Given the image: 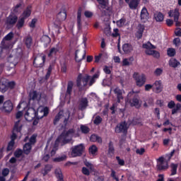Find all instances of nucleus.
I'll use <instances>...</instances> for the list:
<instances>
[{"mask_svg":"<svg viewBox=\"0 0 181 181\" xmlns=\"http://www.w3.org/2000/svg\"><path fill=\"white\" fill-rule=\"evenodd\" d=\"M21 120H18L15 122L13 129V134L11 135V140L9 141L6 151L9 152V151H12L13 149V146H15V139H16L17 136H22V124H20Z\"/></svg>","mask_w":181,"mask_h":181,"instance_id":"obj_1","label":"nucleus"},{"mask_svg":"<svg viewBox=\"0 0 181 181\" xmlns=\"http://www.w3.org/2000/svg\"><path fill=\"white\" fill-rule=\"evenodd\" d=\"M36 136L35 134H33L30 139L28 136H25L24 139V142H27L24 144L23 148V153H25V155H29V153H30L32 146L36 144Z\"/></svg>","mask_w":181,"mask_h":181,"instance_id":"obj_2","label":"nucleus"},{"mask_svg":"<svg viewBox=\"0 0 181 181\" xmlns=\"http://www.w3.org/2000/svg\"><path fill=\"white\" fill-rule=\"evenodd\" d=\"M23 56V51L22 50V48H18L15 51L12 52L8 57L7 60L8 63H11V64H13V66H16L18 63H19V61L21 59H22V57Z\"/></svg>","mask_w":181,"mask_h":181,"instance_id":"obj_3","label":"nucleus"},{"mask_svg":"<svg viewBox=\"0 0 181 181\" xmlns=\"http://www.w3.org/2000/svg\"><path fill=\"white\" fill-rule=\"evenodd\" d=\"M84 152H86V146L83 144L74 146L71 148V156L72 158L83 156Z\"/></svg>","mask_w":181,"mask_h":181,"instance_id":"obj_4","label":"nucleus"},{"mask_svg":"<svg viewBox=\"0 0 181 181\" xmlns=\"http://www.w3.org/2000/svg\"><path fill=\"white\" fill-rule=\"evenodd\" d=\"M132 97H133V98L129 100L131 107L141 108V103L139 101V95L138 94H135L134 90H132L128 93L127 98H131Z\"/></svg>","mask_w":181,"mask_h":181,"instance_id":"obj_5","label":"nucleus"},{"mask_svg":"<svg viewBox=\"0 0 181 181\" xmlns=\"http://www.w3.org/2000/svg\"><path fill=\"white\" fill-rule=\"evenodd\" d=\"M67 18V13L66 12V6H63L61 8V11L57 15V19L55 20L54 24L56 28H59L62 25V22L66 21Z\"/></svg>","mask_w":181,"mask_h":181,"instance_id":"obj_6","label":"nucleus"},{"mask_svg":"<svg viewBox=\"0 0 181 181\" xmlns=\"http://www.w3.org/2000/svg\"><path fill=\"white\" fill-rule=\"evenodd\" d=\"M67 135H66V132H63L60 136L55 141L54 147L57 148L59 146V144L61 143V146H64V145L67 144H70L71 142V139H67Z\"/></svg>","mask_w":181,"mask_h":181,"instance_id":"obj_7","label":"nucleus"},{"mask_svg":"<svg viewBox=\"0 0 181 181\" xmlns=\"http://www.w3.org/2000/svg\"><path fill=\"white\" fill-rule=\"evenodd\" d=\"M90 76L88 75H86L83 76L81 74L78 76L77 81H76V86L77 87H86L87 86Z\"/></svg>","mask_w":181,"mask_h":181,"instance_id":"obj_8","label":"nucleus"},{"mask_svg":"<svg viewBox=\"0 0 181 181\" xmlns=\"http://www.w3.org/2000/svg\"><path fill=\"white\" fill-rule=\"evenodd\" d=\"M128 124L126 122H122L119 124H117L115 129V132L117 134H127L128 131Z\"/></svg>","mask_w":181,"mask_h":181,"instance_id":"obj_9","label":"nucleus"},{"mask_svg":"<svg viewBox=\"0 0 181 181\" xmlns=\"http://www.w3.org/2000/svg\"><path fill=\"white\" fill-rule=\"evenodd\" d=\"M133 77L136 80V84L138 87H142L144 84L146 82V77L144 74L139 75L136 73H134Z\"/></svg>","mask_w":181,"mask_h":181,"instance_id":"obj_10","label":"nucleus"},{"mask_svg":"<svg viewBox=\"0 0 181 181\" xmlns=\"http://www.w3.org/2000/svg\"><path fill=\"white\" fill-rule=\"evenodd\" d=\"M49 115V107H45L42 109L38 108L37 110H35V118L37 119H42L43 117H47Z\"/></svg>","mask_w":181,"mask_h":181,"instance_id":"obj_11","label":"nucleus"},{"mask_svg":"<svg viewBox=\"0 0 181 181\" xmlns=\"http://www.w3.org/2000/svg\"><path fill=\"white\" fill-rule=\"evenodd\" d=\"M45 60H46V56L45 55L36 57L34 59L33 66L37 68L43 67V66L45 65Z\"/></svg>","mask_w":181,"mask_h":181,"instance_id":"obj_12","label":"nucleus"},{"mask_svg":"<svg viewBox=\"0 0 181 181\" xmlns=\"http://www.w3.org/2000/svg\"><path fill=\"white\" fill-rule=\"evenodd\" d=\"M25 118L26 121H33V119L36 118V110H35L33 107L28 108L25 114Z\"/></svg>","mask_w":181,"mask_h":181,"instance_id":"obj_13","label":"nucleus"},{"mask_svg":"<svg viewBox=\"0 0 181 181\" xmlns=\"http://www.w3.org/2000/svg\"><path fill=\"white\" fill-rule=\"evenodd\" d=\"M157 169L158 170H165L168 169V161L165 160L163 157H160L158 160Z\"/></svg>","mask_w":181,"mask_h":181,"instance_id":"obj_14","label":"nucleus"},{"mask_svg":"<svg viewBox=\"0 0 181 181\" xmlns=\"http://www.w3.org/2000/svg\"><path fill=\"white\" fill-rule=\"evenodd\" d=\"M86 59V51L78 52V50L76 51L75 59L77 63H80L82 60Z\"/></svg>","mask_w":181,"mask_h":181,"instance_id":"obj_15","label":"nucleus"},{"mask_svg":"<svg viewBox=\"0 0 181 181\" xmlns=\"http://www.w3.org/2000/svg\"><path fill=\"white\" fill-rule=\"evenodd\" d=\"M3 110L6 112H11L13 110V105L11 100H7L3 104Z\"/></svg>","mask_w":181,"mask_h":181,"instance_id":"obj_16","label":"nucleus"},{"mask_svg":"<svg viewBox=\"0 0 181 181\" xmlns=\"http://www.w3.org/2000/svg\"><path fill=\"white\" fill-rule=\"evenodd\" d=\"M88 105V100H87V98H83L81 99L78 105V110H81V111H84L86 108H87V106Z\"/></svg>","mask_w":181,"mask_h":181,"instance_id":"obj_17","label":"nucleus"},{"mask_svg":"<svg viewBox=\"0 0 181 181\" xmlns=\"http://www.w3.org/2000/svg\"><path fill=\"white\" fill-rule=\"evenodd\" d=\"M148 16L149 13H148V10L145 7L143 8L141 12V19L142 22H146L149 18Z\"/></svg>","mask_w":181,"mask_h":181,"instance_id":"obj_18","label":"nucleus"},{"mask_svg":"<svg viewBox=\"0 0 181 181\" xmlns=\"http://www.w3.org/2000/svg\"><path fill=\"white\" fill-rule=\"evenodd\" d=\"M122 49L126 54H128V53H131V52L134 50V48L132 47V45H131V44L126 43L123 45Z\"/></svg>","mask_w":181,"mask_h":181,"instance_id":"obj_19","label":"nucleus"},{"mask_svg":"<svg viewBox=\"0 0 181 181\" xmlns=\"http://www.w3.org/2000/svg\"><path fill=\"white\" fill-rule=\"evenodd\" d=\"M179 16H180V13H179V9L175 8L174 11V22H175L176 26H180V21H179Z\"/></svg>","mask_w":181,"mask_h":181,"instance_id":"obj_20","label":"nucleus"},{"mask_svg":"<svg viewBox=\"0 0 181 181\" xmlns=\"http://www.w3.org/2000/svg\"><path fill=\"white\" fill-rule=\"evenodd\" d=\"M24 43L28 49H30L32 44L33 43V40L32 39V37L30 35H27L24 38Z\"/></svg>","mask_w":181,"mask_h":181,"instance_id":"obj_21","label":"nucleus"},{"mask_svg":"<svg viewBox=\"0 0 181 181\" xmlns=\"http://www.w3.org/2000/svg\"><path fill=\"white\" fill-rule=\"evenodd\" d=\"M42 95L37 93V91L34 90L30 93V100H37V101H40Z\"/></svg>","mask_w":181,"mask_h":181,"instance_id":"obj_22","label":"nucleus"},{"mask_svg":"<svg viewBox=\"0 0 181 181\" xmlns=\"http://www.w3.org/2000/svg\"><path fill=\"white\" fill-rule=\"evenodd\" d=\"M114 93L117 95V103H121V100H124V97H122V90L118 88H116L114 90Z\"/></svg>","mask_w":181,"mask_h":181,"instance_id":"obj_23","label":"nucleus"},{"mask_svg":"<svg viewBox=\"0 0 181 181\" xmlns=\"http://www.w3.org/2000/svg\"><path fill=\"white\" fill-rule=\"evenodd\" d=\"M154 88H156V93H160L163 87H162V81H156L154 84L153 85Z\"/></svg>","mask_w":181,"mask_h":181,"instance_id":"obj_24","label":"nucleus"},{"mask_svg":"<svg viewBox=\"0 0 181 181\" xmlns=\"http://www.w3.org/2000/svg\"><path fill=\"white\" fill-rule=\"evenodd\" d=\"M83 9L81 7H80L78 9L77 12V25H78V29H81V12Z\"/></svg>","mask_w":181,"mask_h":181,"instance_id":"obj_25","label":"nucleus"},{"mask_svg":"<svg viewBox=\"0 0 181 181\" xmlns=\"http://www.w3.org/2000/svg\"><path fill=\"white\" fill-rule=\"evenodd\" d=\"M18 21V16H9L7 18L8 25H15Z\"/></svg>","mask_w":181,"mask_h":181,"instance_id":"obj_26","label":"nucleus"},{"mask_svg":"<svg viewBox=\"0 0 181 181\" xmlns=\"http://www.w3.org/2000/svg\"><path fill=\"white\" fill-rule=\"evenodd\" d=\"M90 141L91 142H98V144L103 143V139L100 136H98L96 134H92L90 138Z\"/></svg>","mask_w":181,"mask_h":181,"instance_id":"obj_27","label":"nucleus"},{"mask_svg":"<svg viewBox=\"0 0 181 181\" xmlns=\"http://www.w3.org/2000/svg\"><path fill=\"white\" fill-rule=\"evenodd\" d=\"M0 91L1 93H6L8 91V83H6V81H1L0 82Z\"/></svg>","mask_w":181,"mask_h":181,"instance_id":"obj_28","label":"nucleus"},{"mask_svg":"<svg viewBox=\"0 0 181 181\" xmlns=\"http://www.w3.org/2000/svg\"><path fill=\"white\" fill-rule=\"evenodd\" d=\"M169 66L170 67H173L174 69H176L177 66H180V62H179L177 59L175 58H172L169 61Z\"/></svg>","mask_w":181,"mask_h":181,"instance_id":"obj_29","label":"nucleus"},{"mask_svg":"<svg viewBox=\"0 0 181 181\" xmlns=\"http://www.w3.org/2000/svg\"><path fill=\"white\" fill-rule=\"evenodd\" d=\"M154 19L156 22H163L164 16L162 13L157 11L154 13Z\"/></svg>","mask_w":181,"mask_h":181,"instance_id":"obj_30","label":"nucleus"},{"mask_svg":"<svg viewBox=\"0 0 181 181\" xmlns=\"http://www.w3.org/2000/svg\"><path fill=\"white\" fill-rule=\"evenodd\" d=\"M54 67V64H52L49 65V66L47 69V72L45 75V77L42 78V81H46L50 77V74H52V71L53 70Z\"/></svg>","mask_w":181,"mask_h":181,"instance_id":"obj_31","label":"nucleus"},{"mask_svg":"<svg viewBox=\"0 0 181 181\" xmlns=\"http://www.w3.org/2000/svg\"><path fill=\"white\" fill-rule=\"evenodd\" d=\"M138 5H139V0H131L129 3L130 9H136Z\"/></svg>","mask_w":181,"mask_h":181,"instance_id":"obj_32","label":"nucleus"},{"mask_svg":"<svg viewBox=\"0 0 181 181\" xmlns=\"http://www.w3.org/2000/svg\"><path fill=\"white\" fill-rule=\"evenodd\" d=\"M51 41L52 40L47 35H43L41 37V42L44 45V46H47V45H49Z\"/></svg>","mask_w":181,"mask_h":181,"instance_id":"obj_33","label":"nucleus"},{"mask_svg":"<svg viewBox=\"0 0 181 181\" xmlns=\"http://www.w3.org/2000/svg\"><path fill=\"white\" fill-rule=\"evenodd\" d=\"M59 52V48L57 47H52L50 49L49 52L48 53V57H53L57 54Z\"/></svg>","mask_w":181,"mask_h":181,"instance_id":"obj_34","label":"nucleus"},{"mask_svg":"<svg viewBox=\"0 0 181 181\" xmlns=\"http://www.w3.org/2000/svg\"><path fill=\"white\" fill-rule=\"evenodd\" d=\"M73 81H69L67 84L66 95H71V91H73Z\"/></svg>","mask_w":181,"mask_h":181,"instance_id":"obj_35","label":"nucleus"},{"mask_svg":"<svg viewBox=\"0 0 181 181\" xmlns=\"http://www.w3.org/2000/svg\"><path fill=\"white\" fill-rule=\"evenodd\" d=\"M89 153L95 156V153L98 152V148L95 145H92L88 148Z\"/></svg>","mask_w":181,"mask_h":181,"instance_id":"obj_36","label":"nucleus"},{"mask_svg":"<svg viewBox=\"0 0 181 181\" xmlns=\"http://www.w3.org/2000/svg\"><path fill=\"white\" fill-rule=\"evenodd\" d=\"M98 77H100V72L95 74L93 77L90 78L89 86H91L94 83H95V79L98 78Z\"/></svg>","mask_w":181,"mask_h":181,"instance_id":"obj_37","label":"nucleus"},{"mask_svg":"<svg viewBox=\"0 0 181 181\" xmlns=\"http://www.w3.org/2000/svg\"><path fill=\"white\" fill-rule=\"evenodd\" d=\"M62 118H63V112L61 111L55 116V118L54 119V125H56L59 122V121L62 119Z\"/></svg>","mask_w":181,"mask_h":181,"instance_id":"obj_38","label":"nucleus"},{"mask_svg":"<svg viewBox=\"0 0 181 181\" xmlns=\"http://www.w3.org/2000/svg\"><path fill=\"white\" fill-rule=\"evenodd\" d=\"M50 170H52V165H46L44 170H42L41 172H42L43 176H46V175H47V173H49V172H50Z\"/></svg>","mask_w":181,"mask_h":181,"instance_id":"obj_39","label":"nucleus"},{"mask_svg":"<svg viewBox=\"0 0 181 181\" xmlns=\"http://www.w3.org/2000/svg\"><path fill=\"white\" fill-rule=\"evenodd\" d=\"M97 2H98V4L100 5H101V8H103V9H105V8H107V6H108V0H96Z\"/></svg>","mask_w":181,"mask_h":181,"instance_id":"obj_40","label":"nucleus"},{"mask_svg":"<svg viewBox=\"0 0 181 181\" xmlns=\"http://www.w3.org/2000/svg\"><path fill=\"white\" fill-rule=\"evenodd\" d=\"M30 13H32V11L30 10V8H29V7H28L23 13V15L21 18H24V19L25 18H29V16H30Z\"/></svg>","mask_w":181,"mask_h":181,"instance_id":"obj_41","label":"nucleus"},{"mask_svg":"<svg viewBox=\"0 0 181 181\" xmlns=\"http://www.w3.org/2000/svg\"><path fill=\"white\" fill-rule=\"evenodd\" d=\"M167 54L170 57H174L176 55V49L174 48H168L167 50Z\"/></svg>","mask_w":181,"mask_h":181,"instance_id":"obj_42","label":"nucleus"},{"mask_svg":"<svg viewBox=\"0 0 181 181\" xmlns=\"http://www.w3.org/2000/svg\"><path fill=\"white\" fill-rule=\"evenodd\" d=\"M23 25H25V18L21 17L16 24V28H18V29H21V28H23Z\"/></svg>","mask_w":181,"mask_h":181,"instance_id":"obj_43","label":"nucleus"},{"mask_svg":"<svg viewBox=\"0 0 181 181\" xmlns=\"http://www.w3.org/2000/svg\"><path fill=\"white\" fill-rule=\"evenodd\" d=\"M177 170V164H171V176L176 175Z\"/></svg>","mask_w":181,"mask_h":181,"instance_id":"obj_44","label":"nucleus"},{"mask_svg":"<svg viewBox=\"0 0 181 181\" xmlns=\"http://www.w3.org/2000/svg\"><path fill=\"white\" fill-rule=\"evenodd\" d=\"M143 48L151 49H156V47H155V45H152L150 42H148L146 44L143 45Z\"/></svg>","mask_w":181,"mask_h":181,"instance_id":"obj_45","label":"nucleus"},{"mask_svg":"<svg viewBox=\"0 0 181 181\" xmlns=\"http://www.w3.org/2000/svg\"><path fill=\"white\" fill-rule=\"evenodd\" d=\"M114 145L112 144V141L109 143V148H108V153L109 155H114L115 152Z\"/></svg>","mask_w":181,"mask_h":181,"instance_id":"obj_46","label":"nucleus"},{"mask_svg":"<svg viewBox=\"0 0 181 181\" xmlns=\"http://www.w3.org/2000/svg\"><path fill=\"white\" fill-rule=\"evenodd\" d=\"M81 131L82 134H88L90 132V128L86 125H81Z\"/></svg>","mask_w":181,"mask_h":181,"instance_id":"obj_47","label":"nucleus"},{"mask_svg":"<svg viewBox=\"0 0 181 181\" xmlns=\"http://www.w3.org/2000/svg\"><path fill=\"white\" fill-rule=\"evenodd\" d=\"M101 122H103V118L100 116H96L93 121V123L95 124V125H100Z\"/></svg>","mask_w":181,"mask_h":181,"instance_id":"obj_48","label":"nucleus"},{"mask_svg":"<svg viewBox=\"0 0 181 181\" xmlns=\"http://www.w3.org/2000/svg\"><path fill=\"white\" fill-rule=\"evenodd\" d=\"M55 175L58 179H62V177H63V174L62 173V170H60V168H57L55 170Z\"/></svg>","mask_w":181,"mask_h":181,"instance_id":"obj_49","label":"nucleus"},{"mask_svg":"<svg viewBox=\"0 0 181 181\" xmlns=\"http://www.w3.org/2000/svg\"><path fill=\"white\" fill-rule=\"evenodd\" d=\"M125 22H127V20L125 18H121L120 20L117 21V25L119 26V28H122V26H124L125 25Z\"/></svg>","mask_w":181,"mask_h":181,"instance_id":"obj_50","label":"nucleus"},{"mask_svg":"<svg viewBox=\"0 0 181 181\" xmlns=\"http://www.w3.org/2000/svg\"><path fill=\"white\" fill-rule=\"evenodd\" d=\"M173 45H175V47H179V46H180V38L179 37H176L173 40Z\"/></svg>","mask_w":181,"mask_h":181,"instance_id":"obj_51","label":"nucleus"},{"mask_svg":"<svg viewBox=\"0 0 181 181\" xmlns=\"http://www.w3.org/2000/svg\"><path fill=\"white\" fill-rule=\"evenodd\" d=\"M23 153V151H22V149H18L14 152V156L16 158H19L20 156H22Z\"/></svg>","mask_w":181,"mask_h":181,"instance_id":"obj_52","label":"nucleus"},{"mask_svg":"<svg viewBox=\"0 0 181 181\" xmlns=\"http://www.w3.org/2000/svg\"><path fill=\"white\" fill-rule=\"evenodd\" d=\"M119 30L118 28H115L113 30V33L110 34L112 37H118L119 36Z\"/></svg>","mask_w":181,"mask_h":181,"instance_id":"obj_53","label":"nucleus"},{"mask_svg":"<svg viewBox=\"0 0 181 181\" xmlns=\"http://www.w3.org/2000/svg\"><path fill=\"white\" fill-rule=\"evenodd\" d=\"M6 83H7L8 89L11 88L12 90L15 88V86H16V83H15L14 81H10V82L6 81Z\"/></svg>","mask_w":181,"mask_h":181,"instance_id":"obj_54","label":"nucleus"},{"mask_svg":"<svg viewBox=\"0 0 181 181\" xmlns=\"http://www.w3.org/2000/svg\"><path fill=\"white\" fill-rule=\"evenodd\" d=\"M65 159H67V156H62L61 157H58L54 159V162H63Z\"/></svg>","mask_w":181,"mask_h":181,"instance_id":"obj_55","label":"nucleus"},{"mask_svg":"<svg viewBox=\"0 0 181 181\" xmlns=\"http://www.w3.org/2000/svg\"><path fill=\"white\" fill-rule=\"evenodd\" d=\"M181 108V104L180 103H177L176 105L175 108L173 109L172 110V114L175 115L176 114V112H177V111H179V110Z\"/></svg>","mask_w":181,"mask_h":181,"instance_id":"obj_56","label":"nucleus"},{"mask_svg":"<svg viewBox=\"0 0 181 181\" xmlns=\"http://www.w3.org/2000/svg\"><path fill=\"white\" fill-rule=\"evenodd\" d=\"M144 30H145V25L139 24L137 26V32H140L141 33H144Z\"/></svg>","mask_w":181,"mask_h":181,"instance_id":"obj_57","label":"nucleus"},{"mask_svg":"<svg viewBox=\"0 0 181 181\" xmlns=\"http://www.w3.org/2000/svg\"><path fill=\"white\" fill-rule=\"evenodd\" d=\"M13 37V33L11 32L4 37V40H12Z\"/></svg>","mask_w":181,"mask_h":181,"instance_id":"obj_58","label":"nucleus"},{"mask_svg":"<svg viewBox=\"0 0 181 181\" xmlns=\"http://www.w3.org/2000/svg\"><path fill=\"white\" fill-rule=\"evenodd\" d=\"M132 64V62H129V59L127 58H124L122 61V66H131Z\"/></svg>","mask_w":181,"mask_h":181,"instance_id":"obj_59","label":"nucleus"},{"mask_svg":"<svg viewBox=\"0 0 181 181\" xmlns=\"http://www.w3.org/2000/svg\"><path fill=\"white\" fill-rule=\"evenodd\" d=\"M116 159L118 163L120 165V166H124V165H125V161L123 159H121L119 156H117Z\"/></svg>","mask_w":181,"mask_h":181,"instance_id":"obj_60","label":"nucleus"},{"mask_svg":"<svg viewBox=\"0 0 181 181\" xmlns=\"http://www.w3.org/2000/svg\"><path fill=\"white\" fill-rule=\"evenodd\" d=\"M84 165H86L87 168H89L90 170H94V167H93V164L89 163L88 161L87 160L84 161Z\"/></svg>","mask_w":181,"mask_h":181,"instance_id":"obj_61","label":"nucleus"},{"mask_svg":"<svg viewBox=\"0 0 181 181\" xmlns=\"http://www.w3.org/2000/svg\"><path fill=\"white\" fill-rule=\"evenodd\" d=\"M136 153H137L138 155H144V153H145V148H141L140 149L137 148L136 151Z\"/></svg>","mask_w":181,"mask_h":181,"instance_id":"obj_62","label":"nucleus"},{"mask_svg":"<svg viewBox=\"0 0 181 181\" xmlns=\"http://www.w3.org/2000/svg\"><path fill=\"white\" fill-rule=\"evenodd\" d=\"M82 173L83 175H86V176H89L90 175V171L88 170V169H87V168L83 167L82 168Z\"/></svg>","mask_w":181,"mask_h":181,"instance_id":"obj_63","label":"nucleus"},{"mask_svg":"<svg viewBox=\"0 0 181 181\" xmlns=\"http://www.w3.org/2000/svg\"><path fill=\"white\" fill-rule=\"evenodd\" d=\"M175 35L180 37L181 36V28H176L175 30Z\"/></svg>","mask_w":181,"mask_h":181,"instance_id":"obj_64","label":"nucleus"}]
</instances>
